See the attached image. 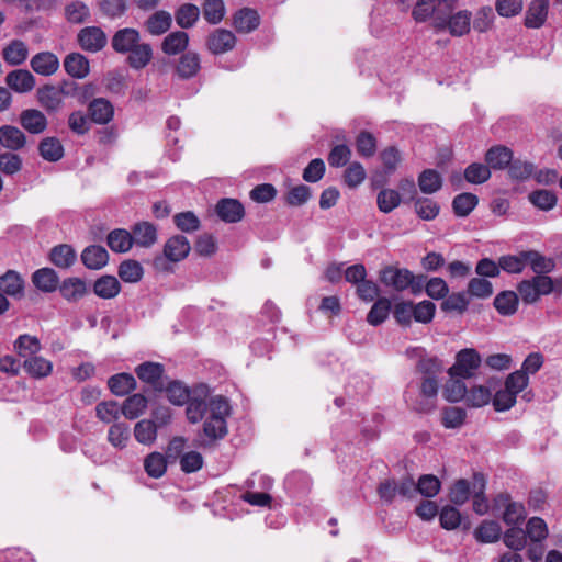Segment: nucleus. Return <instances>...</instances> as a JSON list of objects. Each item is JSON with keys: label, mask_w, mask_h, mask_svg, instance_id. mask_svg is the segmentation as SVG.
I'll use <instances>...</instances> for the list:
<instances>
[{"label": "nucleus", "mask_w": 562, "mask_h": 562, "mask_svg": "<svg viewBox=\"0 0 562 562\" xmlns=\"http://www.w3.org/2000/svg\"><path fill=\"white\" fill-rule=\"evenodd\" d=\"M229 415L231 405L226 397L217 395L210 400V414L203 423L204 440L201 442L202 447H210L227 435L226 419Z\"/></svg>", "instance_id": "nucleus-1"}, {"label": "nucleus", "mask_w": 562, "mask_h": 562, "mask_svg": "<svg viewBox=\"0 0 562 562\" xmlns=\"http://www.w3.org/2000/svg\"><path fill=\"white\" fill-rule=\"evenodd\" d=\"M517 292L525 304H535L541 296L555 293L562 294V278H551L549 276H533L530 279L521 280L517 284Z\"/></svg>", "instance_id": "nucleus-2"}, {"label": "nucleus", "mask_w": 562, "mask_h": 562, "mask_svg": "<svg viewBox=\"0 0 562 562\" xmlns=\"http://www.w3.org/2000/svg\"><path fill=\"white\" fill-rule=\"evenodd\" d=\"M191 246L188 238L183 235H175L170 237L164 246V257L157 256L153 260V266L157 270L168 271L166 260L179 262L183 260L190 252Z\"/></svg>", "instance_id": "nucleus-3"}, {"label": "nucleus", "mask_w": 562, "mask_h": 562, "mask_svg": "<svg viewBox=\"0 0 562 562\" xmlns=\"http://www.w3.org/2000/svg\"><path fill=\"white\" fill-rule=\"evenodd\" d=\"M482 362L480 353L473 348L461 349L456 355V362L449 368L450 378L470 379L476 373Z\"/></svg>", "instance_id": "nucleus-4"}, {"label": "nucleus", "mask_w": 562, "mask_h": 562, "mask_svg": "<svg viewBox=\"0 0 562 562\" xmlns=\"http://www.w3.org/2000/svg\"><path fill=\"white\" fill-rule=\"evenodd\" d=\"M405 353L408 358L417 359L415 372L422 378H439L443 371L442 361L436 356H429L422 347L408 348Z\"/></svg>", "instance_id": "nucleus-5"}, {"label": "nucleus", "mask_w": 562, "mask_h": 562, "mask_svg": "<svg viewBox=\"0 0 562 562\" xmlns=\"http://www.w3.org/2000/svg\"><path fill=\"white\" fill-rule=\"evenodd\" d=\"M135 374L140 382L150 386L156 393H162V385L168 380L165 366L160 362L144 361L135 368Z\"/></svg>", "instance_id": "nucleus-6"}, {"label": "nucleus", "mask_w": 562, "mask_h": 562, "mask_svg": "<svg viewBox=\"0 0 562 562\" xmlns=\"http://www.w3.org/2000/svg\"><path fill=\"white\" fill-rule=\"evenodd\" d=\"M472 14L468 10H461L452 14L447 21L438 18L435 23L437 33L449 30L452 36H463L470 32Z\"/></svg>", "instance_id": "nucleus-7"}, {"label": "nucleus", "mask_w": 562, "mask_h": 562, "mask_svg": "<svg viewBox=\"0 0 562 562\" xmlns=\"http://www.w3.org/2000/svg\"><path fill=\"white\" fill-rule=\"evenodd\" d=\"M414 273L406 268L386 266L380 271V281L387 288L403 292L413 283Z\"/></svg>", "instance_id": "nucleus-8"}, {"label": "nucleus", "mask_w": 562, "mask_h": 562, "mask_svg": "<svg viewBox=\"0 0 562 562\" xmlns=\"http://www.w3.org/2000/svg\"><path fill=\"white\" fill-rule=\"evenodd\" d=\"M236 41L232 31L215 29L206 36L205 46L211 54L223 55L234 49Z\"/></svg>", "instance_id": "nucleus-9"}, {"label": "nucleus", "mask_w": 562, "mask_h": 562, "mask_svg": "<svg viewBox=\"0 0 562 562\" xmlns=\"http://www.w3.org/2000/svg\"><path fill=\"white\" fill-rule=\"evenodd\" d=\"M207 396V387L200 385L193 390V394L187 402L186 415L191 424H196L203 419L204 415L210 409V403L207 404L205 398Z\"/></svg>", "instance_id": "nucleus-10"}, {"label": "nucleus", "mask_w": 562, "mask_h": 562, "mask_svg": "<svg viewBox=\"0 0 562 562\" xmlns=\"http://www.w3.org/2000/svg\"><path fill=\"white\" fill-rule=\"evenodd\" d=\"M439 390V378H422L419 385L420 401L413 405L418 413H428L435 407V400Z\"/></svg>", "instance_id": "nucleus-11"}, {"label": "nucleus", "mask_w": 562, "mask_h": 562, "mask_svg": "<svg viewBox=\"0 0 562 562\" xmlns=\"http://www.w3.org/2000/svg\"><path fill=\"white\" fill-rule=\"evenodd\" d=\"M79 46L89 53H97L105 45V33L98 26H86L77 34Z\"/></svg>", "instance_id": "nucleus-12"}, {"label": "nucleus", "mask_w": 562, "mask_h": 562, "mask_svg": "<svg viewBox=\"0 0 562 562\" xmlns=\"http://www.w3.org/2000/svg\"><path fill=\"white\" fill-rule=\"evenodd\" d=\"M201 70V58L196 52H184L178 59L175 74L181 80L194 78Z\"/></svg>", "instance_id": "nucleus-13"}, {"label": "nucleus", "mask_w": 562, "mask_h": 562, "mask_svg": "<svg viewBox=\"0 0 562 562\" xmlns=\"http://www.w3.org/2000/svg\"><path fill=\"white\" fill-rule=\"evenodd\" d=\"M216 215L225 223H238L245 216L244 205L236 199L223 198L215 206Z\"/></svg>", "instance_id": "nucleus-14"}, {"label": "nucleus", "mask_w": 562, "mask_h": 562, "mask_svg": "<svg viewBox=\"0 0 562 562\" xmlns=\"http://www.w3.org/2000/svg\"><path fill=\"white\" fill-rule=\"evenodd\" d=\"M486 480L483 473L474 472L472 476V507L475 514L482 516L490 509L488 501L485 496Z\"/></svg>", "instance_id": "nucleus-15"}, {"label": "nucleus", "mask_w": 562, "mask_h": 562, "mask_svg": "<svg viewBox=\"0 0 562 562\" xmlns=\"http://www.w3.org/2000/svg\"><path fill=\"white\" fill-rule=\"evenodd\" d=\"M162 393L172 405L183 406L189 402L193 391L180 380L168 379L162 385Z\"/></svg>", "instance_id": "nucleus-16"}, {"label": "nucleus", "mask_w": 562, "mask_h": 562, "mask_svg": "<svg viewBox=\"0 0 562 562\" xmlns=\"http://www.w3.org/2000/svg\"><path fill=\"white\" fill-rule=\"evenodd\" d=\"M30 66L37 75L48 77L58 70L59 59L52 52H41L31 58Z\"/></svg>", "instance_id": "nucleus-17"}, {"label": "nucleus", "mask_w": 562, "mask_h": 562, "mask_svg": "<svg viewBox=\"0 0 562 562\" xmlns=\"http://www.w3.org/2000/svg\"><path fill=\"white\" fill-rule=\"evenodd\" d=\"M63 66L68 76L74 79H83L90 72V63L86 56L80 53H69L63 61Z\"/></svg>", "instance_id": "nucleus-18"}, {"label": "nucleus", "mask_w": 562, "mask_h": 562, "mask_svg": "<svg viewBox=\"0 0 562 562\" xmlns=\"http://www.w3.org/2000/svg\"><path fill=\"white\" fill-rule=\"evenodd\" d=\"M549 0H532L526 11L524 24L528 29L541 27L548 16Z\"/></svg>", "instance_id": "nucleus-19"}, {"label": "nucleus", "mask_w": 562, "mask_h": 562, "mask_svg": "<svg viewBox=\"0 0 562 562\" xmlns=\"http://www.w3.org/2000/svg\"><path fill=\"white\" fill-rule=\"evenodd\" d=\"M140 42L139 32L136 29H121L112 37V47L116 53L127 54Z\"/></svg>", "instance_id": "nucleus-20"}, {"label": "nucleus", "mask_w": 562, "mask_h": 562, "mask_svg": "<svg viewBox=\"0 0 562 562\" xmlns=\"http://www.w3.org/2000/svg\"><path fill=\"white\" fill-rule=\"evenodd\" d=\"M527 266L530 267L535 276H548L557 268L555 259L546 257L541 252L529 249L526 250Z\"/></svg>", "instance_id": "nucleus-21"}, {"label": "nucleus", "mask_w": 562, "mask_h": 562, "mask_svg": "<svg viewBox=\"0 0 562 562\" xmlns=\"http://www.w3.org/2000/svg\"><path fill=\"white\" fill-rule=\"evenodd\" d=\"M260 24L258 12L250 8H243L235 12L233 26L238 33H250Z\"/></svg>", "instance_id": "nucleus-22"}, {"label": "nucleus", "mask_w": 562, "mask_h": 562, "mask_svg": "<svg viewBox=\"0 0 562 562\" xmlns=\"http://www.w3.org/2000/svg\"><path fill=\"white\" fill-rule=\"evenodd\" d=\"M133 243L149 248L157 241V227L150 222H138L132 227Z\"/></svg>", "instance_id": "nucleus-23"}, {"label": "nucleus", "mask_w": 562, "mask_h": 562, "mask_svg": "<svg viewBox=\"0 0 562 562\" xmlns=\"http://www.w3.org/2000/svg\"><path fill=\"white\" fill-rule=\"evenodd\" d=\"M5 83L18 93H26L35 87V78L26 69H16L7 75Z\"/></svg>", "instance_id": "nucleus-24"}, {"label": "nucleus", "mask_w": 562, "mask_h": 562, "mask_svg": "<svg viewBox=\"0 0 562 562\" xmlns=\"http://www.w3.org/2000/svg\"><path fill=\"white\" fill-rule=\"evenodd\" d=\"M513 159V150L505 145L492 146L485 153V161L491 169L504 170Z\"/></svg>", "instance_id": "nucleus-25"}, {"label": "nucleus", "mask_w": 562, "mask_h": 562, "mask_svg": "<svg viewBox=\"0 0 562 562\" xmlns=\"http://www.w3.org/2000/svg\"><path fill=\"white\" fill-rule=\"evenodd\" d=\"M153 59V47L149 43L139 42L128 53L126 64L135 70L144 69Z\"/></svg>", "instance_id": "nucleus-26"}, {"label": "nucleus", "mask_w": 562, "mask_h": 562, "mask_svg": "<svg viewBox=\"0 0 562 562\" xmlns=\"http://www.w3.org/2000/svg\"><path fill=\"white\" fill-rule=\"evenodd\" d=\"M20 124L31 134H41L47 127V119L40 110L27 109L21 112Z\"/></svg>", "instance_id": "nucleus-27"}, {"label": "nucleus", "mask_w": 562, "mask_h": 562, "mask_svg": "<svg viewBox=\"0 0 562 562\" xmlns=\"http://www.w3.org/2000/svg\"><path fill=\"white\" fill-rule=\"evenodd\" d=\"M0 291L5 295L20 299L24 293V280L15 270H8L0 276Z\"/></svg>", "instance_id": "nucleus-28"}, {"label": "nucleus", "mask_w": 562, "mask_h": 562, "mask_svg": "<svg viewBox=\"0 0 562 562\" xmlns=\"http://www.w3.org/2000/svg\"><path fill=\"white\" fill-rule=\"evenodd\" d=\"M172 24V16L168 11L158 10L147 18L144 23L146 32L159 36L165 34Z\"/></svg>", "instance_id": "nucleus-29"}, {"label": "nucleus", "mask_w": 562, "mask_h": 562, "mask_svg": "<svg viewBox=\"0 0 562 562\" xmlns=\"http://www.w3.org/2000/svg\"><path fill=\"white\" fill-rule=\"evenodd\" d=\"M0 144L12 151L22 149L26 144L24 133L12 125H3L0 127Z\"/></svg>", "instance_id": "nucleus-30"}, {"label": "nucleus", "mask_w": 562, "mask_h": 562, "mask_svg": "<svg viewBox=\"0 0 562 562\" xmlns=\"http://www.w3.org/2000/svg\"><path fill=\"white\" fill-rule=\"evenodd\" d=\"M40 104L47 112H57L64 104V99L58 92V88L53 85H45L37 90Z\"/></svg>", "instance_id": "nucleus-31"}, {"label": "nucleus", "mask_w": 562, "mask_h": 562, "mask_svg": "<svg viewBox=\"0 0 562 562\" xmlns=\"http://www.w3.org/2000/svg\"><path fill=\"white\" fill-rule=\"evenodd\" d=\"M189 45V35L184 31H176L168 34L162 43L161 50L168 55H178L184 53Z\"/></svg>", "instance_id": "nucleus-32"}, {"label": "nucleus", "mask_w": 562, "mask_h": 562, "mask_svg": "<svg viewBox=\"0 0 562 562\" xmlns=\"http://www.w3.org/2000/svg\"><path fill=\"white\" fill-rule=\"evenodd\" d=\"M519 297V293L514 291H502L495 296L493 305L501 315L510 316L518 310Z\"/></svg>", "instance_id": "nucleus-33"}, {"label": "nucleus", "mask_w": 562, "mask_h": 562, "mask_svg": "<svg viewBox=\"0 0 562 562\" xmlns=\"http://www.w3.org/2000/svg\"><path fill=\"white\" fill-rule=\"evenodd\" d=\"M29 56L26 44L21 40L11 41L2 52L4 61L11 66H19L23 64Z\"/></svg>", "instance_id": "nucleus-34"}, {"label": "nucleus", "mask_w": 562, "mask_h": 562, "mask_svg": "<svg viewBox=\"0 0 562 562\" xmlns=\"http://www.w3.org/2000/svg\"><path fill=\"white\" fill-rule=\"evenodd\" d=\"M148 401L145 395L135 393L125 398L121 405V412L128 419L138 418L147 408Z\"/></svg>", "instance_id": "nucleus-35"}, {"label": "nucleus", "mask_w": 562, "mask_h": 562, "mask_svg": "<svg viewBox=\"0 0 562 562\" xmlns=\"http://www.w3.org/2000/svg\"><path fill=\"white\" fill-rule=\"evenodd\" d=\"M108 387L115 395H126L136 389V380L131 373H117L108 380Z\"/></svg>", "instance_id": "nucleus-36"}, {"label": "nucleus", "mask_w": 562, "mask_h": 562, "mask_svg": "<svg viewBox=\"0 0 562 562\" xmlns=\"http://www.w3.org/2000/svg\"><path fill=\"white\" fill-rule=\"evenodd\" d=\"M24 370L35 379H42L50 374L53 364L41 356H32L24 360Z\"/></svg>", "instance_id": "nucleus-37"}, {"label": "nucleus", "mask_w": 562, "mask_h": 562, "mask_svg": "<svg viewBox=\"0 0 562 562\" xmlns=\"http://www.w3.org/2000/svg\"><path fill=\"white\" fill-rule=\"evenodd\" d=\"M132 232L124 228H116L108 233V247L115 252H126L133 246Z\"/></svg>", "instance_id": "nucleus-38"}, {"label": "nucleus", "mask_w": 562, "mask_h": 562, "mask_svg": "<svg viewBox=\"0 0 562 562\" xmlns=\"http://www.w3.org/2000/svg\"><path fill=\"white\" fill-rule=\"evenodd\" d=\"M32 281L43 292H53L58 286V277L52 268L36 270L32 276Z\"/></svg>", "instance_id": "nucleus-39"}, {"label": "nucleus", "mask_w": 562, "mask_h": 562, "mask_svg": "<svg viewBox=\"0 0 562 562\" xmlns=\"http://www.w3.org/2000/svg\"><path fill=\"white\" fill-rule=\"evenodd\" d=\"M50 261L58 268H69L77 259V254L70 245L55 246L49 254Z\"/></svg>", "instance_id": "nucleus-40"}, {"label": "nucleus", "mask_w": 562, "mask_h": 562, "mask_svg": "<svg viewBox=\"0 0 562 562\" xmlns=\"http://www.w3.org/2000/svg\"><path fill=\"white\" fill-rule=\"evenodd\" d=\"M413 201L415 213L419 218L424 221H432L438 216L440 205L434 199L416 196Z\"/></svg>", "instance_id": "nucleus-41"}, {"label": "nucleus", "mask_w": 562, "mask_h": 562, "mask_svg": "<svg viewBox=\"0 0 562 562\" xmlns=\"http://www.w3.org/2000/svg\"><path fill=\"white\" fill-rule=\"evenodd\" d=\"M418 187L425 194H432L442 188V177L435 169H425L418 176Z\"/></svg>", "instance_id": "nucleus-42"}, {"label": "nucleus", "mask_w": 562, "mask_h": 562, "mask_svg": "<svg viewBox=\"0 0 562 562\" xmlns=\"http://www.w3.org/2000/svg\"><path fill=\"white\" fill-rule=\"evenodd\" d=\"M501 533V525L495 520H483L474 531L475 539L482 543L498 541Z\"/></svg>", "instance_id": "nucleus-43"}, {"label": "nucleus", "mask_w": 562, "mask_h": 562, "mask_svg": "<svg viewBox=\"0 0 562 562\" xmlns=\"http://www.w3.org/2000/svg\"><path fill=\"white\" fill-rule=\"evenodd\" d=\"M477 204V195L470 192H463L453 198L452 210L456 216L465 217L476 207Z\"/></svg>", "instance_id": "nucleus-44"}, {"label": "nucleus", "mask_w": 562, "mask_h": 562, "mask_svg": "<svg viewBox=\"0 0 562 562\" xmlns=\"http://www.w3.org/2000/svg\"><path fill=\"white\" fill-rule=\"evenodd\" d=\"M200 10L193 3H183L175 11L176 23L181 29L192 27L199 20Z\"/></svg>", "instance_id": "nucleus-45"}, {"label": "nucleus", "mask_w": 562, "mask_h": 562, "mask_svg": "<svg viewBox=\"0 0 562 562\" xmlns=\"http://www.w3.org/2000/svg\"><path fill=\"white\" fill-rule=\"evenodd\" d=\"M40 155L43 159L55 162L63 158L64 147L60 140L56 137H46L41 140L38 145Z\"/></svg>", "instance_id": "nucleus-46"}, {"label": "nucleus", "mask_w": 562, "mask_h": 562, "mask_svg": "<svg viewBox=\"0 0 562 562\" xmlns=\"http://www.w3.org/2000/svg\"><path fill=\"white\" fill-rule=\"evenodd\" d=\"M391 310V301L387 297H379L367 314V322L372 326H379L389 317Z\"/></svg>", "instance_id": "nucleus-47"}, {"label": "nucleus", "mask_w": 562, "mask_h": 562, "mask_svg": "<svg viewBox=\"0 0 562 562\" xmlns=\"http://www.w3.org/2000/svg\"><path fill=\"white\" fill-rule=\"evenodd\" d=\"M501 270L509 274H519L527 267L526 250L516 255H504L498 258Z\"/></svg>", "instance_id": "nucleus-48"}, {"label": "nucleus", "mask_w": 562, "mask_h": 562, "mask_svg": "<svg viewBox=\"0 0 562 562\" xmlns=\"http://www.w3.org/2000/svg\"><path fill=\"white\" fill-rule=\"evenodd\" d=\"M134 437L142 445H151L157 438V425L151 419H142L134 427Z\"/></svg>", "instance_id": "nucleus-49"}, {"label": "nucleus", "mask_w": 562, "mask_h": 562, "mask_svg": "<svg viewBox=\"0 0 562 562\" xmlns=\"http://www.w3.org/2000/svg\"><path fill=\"white\" fill-rule=\"evenodd\" d=\"M81 260L89 269H100L105 266V248L99 245L88 246L81 254Z\"/></svg>", "instance_id": "nucleus-50"}, {"label": "nucleus", "mask_w": 562, "mask_h": 562, "mask_svg": "<svg viewBox=\"0 0 562 562\" xmlns=\"http://www.w3.org/2000/svg\"><path fill=\"white\" fill-rule=\"evenodd\" d=\"M144 469L150 477L159 479L167 471V459L160 452H151L144 460Z\"/></svg>", "instance_id": "nucleus-51"}, {"label": "nucleus", "mask_w": 562, "mask_h": 562, "mask_svg": "<svg viewBox=\"0 0 562 562\" xmlns=\"http://www.w3.org/2000/svg\"><path fill=\"white\" fill-rule=\"evenodd\" d=\"M117 274L124 282L136 283L143 278L144 269L138 261L126 259L119 266Z\"/></svg>", "instance_id": "nucleus-52"}, {"label": "nucleus", "mask_w": 562, "mask_h": 562, "mask_svg": "<svg viewBox=\"0 0 562 562\" xmlns=\"http://www.w3.org/2000/svg\"><path fill=\"white\" fill-rule=\"evenodd\" d=\"M469 297L465 292H453L447 295L440 304V307L446 313L457 312L464 313L469 306Z\"/></svg>", "instance_id": "nucleus-53"}, {"label": "nucleus", "mask_w": 562, "mask_h": 562, "mask_svg": "<svg viewBox=\"0 0 562 562\" xmlns=\"http://www.w3.org/2000/svg\"><path fill=\"white\" fill-rule=\"evenodd\" d=\"M401 194L394 189H382L376 196L378 209L382 213H391L401 204Z\"/></svg>", "instance_id": "nucleus-54"}, {"label": "nucleus", "mask_w": 562, "mask_h": 562, "mask_svg": "<svg viewBox=\"0 0 562 562\" xmlns=\"http://www.w3.org/2000/svg\"><path fill=\"white\" fill-rule=\"evenodd\" d=\"M14 348L20 357L26 359L41 350V342L35 336L24 334L18 337Z\"/></svg>", "instance_id": "nucleus-55"}, {"label": "nucleus", "mask_w": 562, "mask_h": 562, "mask_svg": "<svg viewBox=\"0 0 562 562\" xmlns=\"http://www.w3.org/2000/svg\"><path fill=\"white\" fill-rule=\"evenodd\" d=\"M464 179L472 184H482L491 178V168L481 162H472L464 169Z\"/></svg>", "instance_id": "nucleus-56"}, {"label": "nucleus", "mask_w": 562, "mask_h": 562, "mask_svg": "<svg viewBox=\"0 0 562 562\" xmlns=\"http://www.w3.org/2000/svg\"><path fill=\"white\" fill-rule=\"evenodd\" d=\"M461 378H451L445 385L443 397L451 403L465 400L468 389Z\"/></svg>", "instance_id": "nucleus-57"}, {"label": "nucleus", "mask_w": 562, "mask_h": 562, "mask_svg": "<svg viewBox=\"0 0 562 562\" xmlns=\"http://www.w3.org/2000/svg\"><path fill=\"white\" fill-rule=\"evenodd\" d=\"M529 201L539 210L550 211L558 202L557 194L547 189H539L529 194Z\"/></svg>", "instance_id": "nucleus-58"}, {"label": "nucleus", "mask_w": 562, "mask_h": 562, "mask_svg": "<svg viewBox=\"0 0 562 562\" xmlns=\"http://www.w3.org/2000/svg\"><path fill=\"white\" fill-rule=\"evenodd\" d=\"M90 16L89 8L81 1H72L65 7V19L72 24H81Z\"/></svg>", "instance_id": "nucleus-59"}, {"label": "nucleus", "mask_w": 562, "mask_h": 562, "mask_svg": "<svg viewBox=\"0 0 562 562\" xmlns=\"http://www.w3.org/2000/svg\"><path fill=\"white\" fill-rule=\"evenodd\" d=\"M416 487L417 493H419L424 497L431 498L439 493L441 488V482L434 474H423L419 476L416 483Z\"/></svg>", "instance_id": "nucleus-60"}, {"label": "nucleus", "mask_w": 562, "mask_h": 562, "mask_svg": "<svg viewBox=\"0 0 562 562\" xmlns=\"http://www.w3.org/2000/svg\"><path fill=\"white\" fill-rule=\"evenodd\" d=\"M471 493V483L465 479H459L450 488L449 499L452 504L461 506L469 501Z\"/></svg>", "instance_id": "nucleus-61"}, {"label": "nucleus", "mask_w": 562, "mask_h": 562, "mask_svg": "<svg viewBox=\"0 0 562 562\" xmlns=\"http://www.w3.org/2000/svg\"><path fill=\"white\" fill-rule=\"evenodd\" d=\"M527 512L522 503L512 501L503 512L502 519L507 526H518L525 521Z\"/></svg>", "instance_id": "nucleus-62"}, {"label": "nucleus", "mask_w": 562, "mask_h": 562, "mask_svg": "<svg viewBox=\"0 0 562 562\" xmlns=\"http://www.w3.org/2000/svg\"><path fill=\"white\" fill-rule=\"evenodd\" d=\"M59 291L66 300L75 301L86 293V284L79 278H68L61 283Z\"/></svg>", "instance_id": "nucleus-63"}, {"label": "nucleus", "mask_w": 562, "mask_h": 562, "mask_svg": "<svg viewBox=\"0 0 562 562\" xmlns=\"http://www.w3.org/2000/svg\"><path fill=\"white\" fill-rule=\"evenodd\" d=\"M508 175L513 180L525 181L535 173V165L532 162L522 161L520 159H512L507 167Z\"/></svg>", "instance_id": "nucleus-64"}]
</instances>
